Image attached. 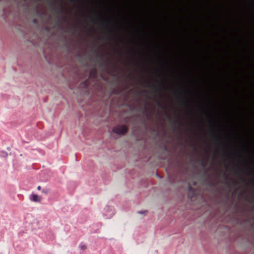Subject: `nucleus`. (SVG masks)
Segmentation results:
<instances>
[{"instance_id":"f257e3e1","label":"nucleus","mask_w":254,"mask_h":254,"mask_svg":"<svg viewBox=\"0 0 254 254\" xmlns=\"http://www.w3.org/2000/svg\"><path fill=\"white\" fill-rule=\"evenodd\" d=\"M112 130L118 134H125L128 131V127L126 125H118L114 127Z\"/></svg>"},{"instance_id":"f03ea898","label":"nucleus","mask_w":254,"mask_h":254,"mask_svg":"<svg viewBox=\"0 0 254 254\" xmlns=\"http://www.w3.org/2000/svg\"><path fill=\"white\" fill-rule=\"evenodd\" d=\"M30 199L31 200L36 202H40L42 199L41 197L35 194L31 195Z\"/></svg>"},{"instance_id":"7ed1b4c3","label":"nucleus","mask_w":254,"mask_h":254,"mask_svg":"<svg viewBox=\"0 0 254 254\" xmlns=\"http://www.w3.org/2000/svg\"><path fill=\"white\" fill-rule=\"evenodd\" d=\"M167 116L168 117L169 120L171 122V125L175 127L177 125H180L181 124V122H180L179 119H177L175 120L172 121L170 117L168 115H167Z\"/></svg>"},{"instance_id":"20e7f679","label":"nucleus","mask_w":254,"mask_h":254,"mask_svg":"<svg viewBox=\"0 0 254 254\" xmlns=\"http://www.w3.org/2000/svg\"><path fill=\"white\" fill-rule=\"evenodd\" d=\"M90 76L95 77L96 76V70L95 69L91 70L90 72Z\"/></svg>"},{"instance_id":"39448f33","label":"nucleus","mask_w":254,"mask_h":254,"mask_svg":"<svg viewBox=\"0 0 254 254\" xmlns=\"http://www.w3.org/2000/svg\"><path fill=\"white\" fill-rule=\"evenodd\" d=\"M183 105L185 106H189L190 105V103L188 100L185 99L183 100Z\"/></svg>"},{"instance_id":"423d86ee","label":"nucleus","mask_w":254,"mask_h":254,"mask_svg":"<svg viewBox=\"0 0 254 254\" xmlns=\"http://www.w3.org/2000/svg\"><path fill=\"white\" fill-rule=\"evenodd\" d=\"M59 10H60V13H64V8L63 5L61 3L60 4Z\"/></svg>"},{"instance_id":"0eeeda50","label":"nucleus","mask_w":254,"mask_h":254,"mask_svg":"<svg viewBox=\"0 0 254 254\" xmlns=\"http://www.w3.org/2000/svg\"><path fill=\"white\" fill-rule=\"evenodd\" d=\"M79 247L82 250H85L86 249V246L85 245L81 244L80 245Z\"/></svg>"},{"instance_id":"6e6552de","label":"nucleus","mask_w":254,"mask_h":254,"mask_svg":"<svg viewBox=\"0 0 254 254\" xmlns=\"http://www.w3.org/2000/svg\"><path fill=\"white\" fill-rule=\"evenodd\" d=\"M151 89H152V91L153 92H156V86L155 85L152 84L151 85Z\"/></svg>"},{"instance_id":"1a4fd4ad","label":"nucleus","mask_w":254,"mask_h":254,"mask_svg":"<svg viewBox=\"0 0 254 254\" xmlns=\"http://www.w3.org/2000/svg\"><path fill=\"white\" fill-rule=\"evenodd\" d=\"M83 84H84V86H85V87H87L88 86V82L87 80H86L84 82H83Z\"/></svg>"},{"instance_id":"9d476101","label":"nucleus","mask_w":254,"mask_h":254,"mask_svg":"<svg viewBox=\"0 0 254 254\" xmlns=\"http://www.w3.org/2000/svg\"><path fill=\"white\" fill-rule=\"evenodd\" d=\"M211 131L214 133V136H215V137H219V136H218V135H217L215 133V131H214V129H212V130H211Z\"/></svg>"},{"instance_id":"9b49d317","label":"nucleus","mask_w":254,"mask_h":254,"mask_svg":"<svg viewBox=\"0 0 254 254\" xmlns=\"http://www.w3.org/2000/svg\"><path fill=\"white\" fill-rule=\"evenodd\" d=\"M251 172H252V171H251V168H248V170L247 174H248V175H250V173H251Z\"/></svg>"},{"instance_id":"f8f14e48","label":"nucleus","mask_w":254,"mask_h":254,"mask_svg":"<svg viewBox=\"0 0 254 254\" xmlns=\"http://www.w3.org/2000/svg\"><path fill=\"white\" fill-rule=\"evenodd\" d=\"M147 212V211H139L138 213H140V214H144V213H146Z\"/></svg>"},{"instance_id":"ddd939ff","label":"nucleus","mask_w":254,"mask_h":254,"mask_svg":"<svg viewBox=\"0 0 254 254\" xmlns=\"http://www.w3.org/2000/svg\"><path fill=\"white\" fill-rule=\"evenodd\" d=\"M223 146L226 148L227 147V144L226 143H223Z\"/></svg>"},{"instance_id":"4468645a","label":"nucleus","mask_w":254,"mask_h":254,"mask_svg":"<svg viewBox=\"0 0 254 254\" xmlns=\"http://www.w3.org/2000/svg\"><path fill=\"white\" fill-rule=\"evenodd\" d=\"M108 32L110 33V34H111L112 33V31L111 29V28H108Z\"/></svg>"},{"instance_id":"2eb2a0df","label":"nucleus","mask_w":254,"mask_h":254,"mask_svg":"<svg viewBox=\"0 0 254 254\" xmlns=\"http://www.w3.org/2000/svg\"><path fill=\"white\" fill-rule=\"evenodd\" d=\"M42 192H43L44 193H47L48 192V191L47 190H42Z\"/></svg>"},{"instance_id":"dca6fc26","label":"nucleus","mask_w":254,"mask_h":254,"mask_svg":"<svg viewBox=\"0 0 254 254\" xmlns=\"http://www.w3.org/2000/svg\"><path fill=\"white\" fill-rule=\"evenodd\" d=\"M144 85L145 87H148V83H145Z\"/></svg>"},{"instance_id":"f3484780","label":"nucleus","mask_w":254,"mask_h":254,"mask_svg":"<svg viewBox=\"0 0 254 254\" xmlns=\"http://www.w3.org/2000/svg\"><path fill=\"white\" fill-rule=\"evenodd\" d=\"M37 189H38V190H40L41 189V186H39L37 187Z\"/></svg>"},{"instance_id":"a211bd4d","label":"nucleus","mask_w":254,"mask_h":254,"mask_svg":"<svg viewBox=\"0 0 254 254\" xmlns=\"http://www.w3.org/2000/svg\"><path fill=\"white\" fill-rule=\"evenodd\" d=\"M224 154V155H225V156H228V153H227V152H225Z\"/></svg>"},{"instance_id":"6ab92c4d","label":"nucleus","mask_w":254,"mask_h":254,"mask_svg":"<svg viewBox=\"0 0 254 254\" xmlns=\"http://www.w3.org/2000/svg\"><path fill=\"white\" fill-rule=\"evenodd\" d=\"M201 165L202 166H204V163L203 162V161H202L201 163Z\"/></svg>"},{"instance_id":"aec40b11","label":"nucleus","mask_w":254,"mask_h":254,"mask_svg":"<svg viewBox=\"0 0 254 254\" xmlns=\"http://www.w3.org/2000/svg\"><path fill=\"white\" fill-rule=\"evenodd\" d=\"M192 190V188L191 187L189 186V190Z\"/></svg>"},{"instance_id":"412c9836","label":"nucleus","mask_w":254,"mask_h":254,"mask_svg":"<svg viewBox=\"0 0 254 254\" xmlns=\"http://www.w3.org/2000/svg\"><path fill=\"white\" fill-rule=\"evenodd\" d=\"M239 171L242 172V168H239Z\"/></svg>"},{"instance_id":"4be33fe9","label":"nucleus","mask_w":254,"mask_h":254,"mask_svg":"<svg viewBox=\"0 0 254 254\" xmlns=\"http://www.w3.org/2000/svg\"><path fill=\"white\" fill-rule=\"evenodd\" d=\"M107 64H108L107 63H105V65L106 66H107Z\"/></svg>"},{"instance_id":"5701e85b","label":"nucleus","mask_w":254,"mask_h":254,"mask_svg":"<svg viewBox=\"0 0 254 254\" xmlns=\"http://www.w3.org/2000/svg\"><path fill=\"white\" fill-rule=\"evenodd\" d=\"M158 106H161V104L160 103H158Z\"/></svg>"},{"instance_id":"b1692460","label":"nucleus","mask_w":254,"mask_h":254,"mask_svg":"<svg viewBox=\"0 0 254 254\" xmlns=\"http://www.w3.org/2000/svg\"><path fill=\"white\" fill-rule=\"evenodd\" d=\"M161 90V88H159V91H160Z\"/></svg>"}]
</instances>
